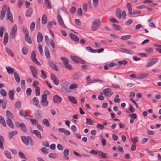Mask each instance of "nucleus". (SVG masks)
Here are the masks:
<instances>
[{
    "label": "nucleus",
    "instance_id": "1",
    "mask_svg": "<svg viewBox=\"0 0 161 161\" xmlns=\"http://www.w3.org/2000/svg\"><path fill=\"white\" fill-rule=\"evenodd\" d=\"M21 139L23 143L25 145L28 146L29 142L31 145H33V141L31 137L29 136H21Z\"/></svg>",
    "mask_w": 161,
    "mask_h": 161
},
{
    "label": "nucleus",
    "instance_id": "2",
    "mask_svg": "<svg viewBox=\"0 0 161 161\" xmlns=\"http://www.w3.org/2000/svg\"><path fill=\"white\" fill-rule=\"evenodd\" d=\"M101 24V22L99 19H95L92 22L91 29L92 31L96 30L99 27Z\"/></svg>",
    "mask_w": 161,
    "mask_h": 161
},
{
    "label": "nucleus",
    "instance_id": "3",
    "mask_svg": "<svg viewBox=\"0 0 161 161\" xmlns=\"http://www.w3.org/2000/svg\"><path fill=\"white\" fill-rule=\"evenodd\" d=\"M4 8H6V11H7L6 15L7 19L11 23H13V20L12 17V15L10 11L9 8L5 6H4Z\"/></svg>",
    "mask_w": 161,
    "mask_h": 161
},
{
    "label": "nucleus",
    "instance_id": "4",
    "mask_svg": "<svg viewBox=\"0 0 161 161\" xmlns=\"http://www.w3.org/2000/svg\"><path fill=\"white\" fill-rule=\"evenodd\" d=\"M17 26L15 24L12 27L10 33V37L12 39H14L17 31Z\"/></svg>",
    "mask_w": 161,
    "mask_h": 161
},
{
    "label": "nucleus",
    "instance_id": "5",
    "mask_svg": "<svg viewBox=\"0 0 161 161\" xmlns=\"http://www.w3.org/2000/svg\"><path fill=\"white\" fill-rule=\"evenodd\" d=\"M31 59L33 62H35L37 65L40 66L41 63L37 60L36 55L35 52L34 51L32 52L31 54Z\"/></svg>",
    "mask_w": 161,
    "mask_h": 161
},
{
    "label": "nucleus",
    "instance_id": "6",
    "mask_svg": "<svg viewBox=\"0 0 161 161\" xmlns=\"http://www.w3.org/2000/svg\"><path fill=\"white\" fill-rule=\"evenodd\" d=\"M158 60V58H154L151 59L147 64L146 67L148 68L153 66Z\"/></svg>",
    "mask_w": 161,
    "mask_h": 161
},
{
    "label": "nucleus",
    "instance_id": "7",
    "mask_svg": "<svg viewBox=\"0 0 161 161\" xmlns=\"http://www.w3.org/2000/svg\"><path fill=\"white\" fill-rule=\"evenodd\" d=\"M103 92L106 96L108 97H110L113 94V92L112 91L111 89L110 88L105 89L103 90Z\"/></svg>",
    "mask_w": 161,
    "mask_h": 161
},
{
    "label": "nucleus",
    "instance_id": "8",
    "mask_svg": "<svg viewBox=\"0 0 161 161\" xmlns=\"http://www.w3.org/2000/svg\"><path fill=\"white\" fill-rule=\"evenodd\" d=\"M51 78L54 84L56 85L59 83V80L57 77L53 74H52L50 75Z\"/></svg>",
    "mask_w": 161,
    "mask_h": 161
},
{
    "label": "nucleus",
    "instance_id": "9",
    "mask_svg": "<svg viewBox=\"0 0 161 161\" xmlns=\"http://www.w3.org/2000/svg\"><path fill=\"white\" fill-rule=\"evenodd\" d=\"M30 67L33 77L35 78H37L38 74L36 69L32 66H30Z\"/></svg>",
    "mask_w": 161,
    "mask_h": 161
},
{
    "label": "nucleus",
    "instance_id": "10",
    "mask_svg": "<svg viewBox=\"0 0 161 161\" xmlns=\"http://www.w3.org/2000/svg\"><path fill=\"white\" fill-rule=\"evenodd\" d=\"M57 20L59 23V24L63 27L65 28H67V27H66V25L64 24L62 18L60 15H58L57 16Z\"/></svg>",
    "mask_w": 161,
    "mask_h": 161
},
{
    "label": "nucleus",
    "instance_id": "11",
    "mask_svg": "<svg viewBox=\"0 0 161 161\" xmlns=\"http://www.w3.org/2000/svg\"><path fill=\"white\" fill-rule=\"evenodd\" d=\"M69 36L70 38L73 41L76 42H79V39L76 35L72 33H70L69 34Z\"/></svg>",
    "mask_w": 161,
    "mask_h": 161
},
{
    "label": "nucleus",
    "instance_id": "12",
    "mask_svg": "<svg viewBox=\"0 0 161 161\" xmlns=\"http://www.w3.org/2000/svg\"><path fill=\"white\" fill-rule=\"evenodd\" d=\"M119 50L120 52L130 55L134 54V53L131 50L125 48H121Z\"/></svg>",
    "mask_w": 161,
    "mask_h": 161
},
{
    "label": "nucleus",
    "instance_id": "13",
    "mask_svg": "<svg viewBox=\"0 0 161 161\" xmlns=\"http://www.w3.org/2000/svg\"><path fill=\"white\" fill-rule=\"evenodd\" d=\"M53 99L54 102L56 103H60L62 100V98L58 95H54Z\"/></svg>",
    "mask_w": 161,
    "mask_h": 161
},
{
    "label": "nucleus",
    "instance_id": "14",
    "mask_svg": "<svg viewBox=\"0 0 161 161\" xmlns=\"http://www.w3.org/2000/svg\"><path fill=\"white\" fill-rule=\"evenodd\" d=\"M6 116L7 119H13L14 118L13 114L8 110L6 112Z\"/></svg>",
    "mask_w": 161,
    "mask_h": 161
},
{
    "label": "nucleus",
    "instance_id": "15",
    "mask_svg": "<svg viewBox=\"0 0 161 161\" xmlns=\"http://www.w3.org/2000/svg\"><path fill=\"white\" fill-rule=\"evenodd\" d=\"M6 11V8H5L4 7H3L1 12V14L0 15V19L1 20L3 19L5 15Z\"/></svg>",
    "mask_w": 161,
    "mask_h": 161
},
{
    "label": "nucleus",
    "instance_id": "16",
    "mask_svg": "<svg viewBox=\"0 0 161 161\" xmlns=\"http://www.w3.org/2000/svg\"><path fill=\"white\" fill-rule=\"evenodd\" d=\"M32 101L33 103L35 104L37 107L39 108H40L41 106L39 104L38 100L36 97H35L33 98Z\"/></svg>",
    "mask_w": 161,
    "mask_h": 161
},
{
    "label": "nucleus",
    "instance_id": "17",
    "mask_svg": "<svg viewBox=\"0 0 161 161\" xmlns=\"http://www.w3.org/2000/svg\"><path fill=\"white\" fill-rule=\"evenodd\" d=\"M48 63L50 66L53 68L55 70L57 71L58 70V68L56 65L51 60H48Z\"/></svg>",
    "mask_w": 161,
    "mask_h": 161
},
{
    "label": "nucleus",
    "instance_id": "18",
    "mask_svg": "<svg viewBox=\"0 0 161 161\" xmlns=\"http://www.w3.org/2000/svg\"><path fill=\"white\" fill-rule=\"evenodd\" d=\"M33 133L38 138L40 139H42L43 136L41 135L40 132L37 130H33Z\"/></svg>",
    "mask_w": 161,
    "mask_h": 161
},
{
    "label": "nucleus",
    "instance_id": "19",
    "mask_svg": "<svg viewBox=\"0 0 161 161\" xmlns=\"http://www.w3.org/2000/svg\"><path fill=\"white\" fill-rule=\"evenodd\" d=\"M44 52L45 55L47 58H50V54L49 50L47 46H45L44 48Z\"/></svg>",
    "mask_w": 161,
    "mask_h": 161
},
{
    "label": "nucleus",
    "instance_id": "20",
    "mask_svg": "<svg viewBox=\"0 0 161 161\" xmlns=\"http://www.w3.org/2000/svg\"><path fill=\"white\" fill-rule=\"evenodd\" d=\"M43 38V36L40 32H39L37 35V42L38 43H40L42 41Z\"/></svg>",
    "mask_w": 161,
    "mask_h": 161
},
{
    "label": "nucleus",
    "instance_id": "21",
    "mask_svg": "<svg viewBox=\"0 0 161 161\" xmlns=\"http://www.w3.org/2000/svg\"><path fill=\"white\" fill-rule=\"evenodd\" d=\"M4 142V139L2 135H0V149L3 150L4 149L3 147V143Z\"/></svg>",
    "mask_w": 161,
    "mask_h": 161
},
{
    "label": "nucleus",
    "instance_id": "22",
    "mask_svg": "<svg viewBox=\"0 0 161 161\" xmlns=\"http://www.w3.org/2000/svg\"><path fill=\"white\" fill-rule=\"evenodd\" d=\"M15 91V90L14 89L13 90H9V92L8 93V95L9 96V98L10 99L12 100L14 99V92Z\"/></svg>",
    "mask_w": 161,
    "mask_h": 161
},
{
    "label": "nucleus",
    "instance_id": "23",
    "mask_svg": "<svg viewBox=\"0 0 161 161\" xmlns=\"http://www.w3.org/2000/svg\"><path fill=\"white\" fill-rule=\"evenodd\" d=\"M12 119H6V121L7 125L10 128L14 129V126L11 121Z\"/></svg>",
    "mask_w": 161,
    "mask_h": 161
},
{
    "label": "nucleus",
    "instance_id": "24",
    "mask_svg": "<svg viewBox=\"0 0 161 161\" xmlns=\"http://www.w3.org/2000/svg\"><path fill=\"white\" fill-rule=\"evenodd\" d=\"M68 98L69 100L72 103L75 104H77V101L74 97L69 96L68 97Z\"/></svg>",
    "mask_w": 161,
    "mask_h": 161
},
{
    "label": "nucleus",
    "instance_id": "25",
    "mask_svg": "<svg viewBox=\"0 0 161 161\" xmlns=\"http://www.w3.org/2000/svg\"><path fill=\"white\" fill-rule=\"evenodd\" d=\"M149 75V74L148 73H144L139 75L137 76V79H143Z\"/></svg>",
    "mask_w": 161,
    "mask_h": 161
},
{
    "label": "nucleus",
    "instance_id": "26",
    "mask_svg": "<svg viewBox=\"0 0 161 161\" xmlns=\"http://www.w3.org/2000/svg\"><path fill=\"white\" fill-rule=\"evenodd\" d=\"M8 39V35L7 33L6 32L4 34L3 40V44L5 46L7 44Z\"/></svg>",
    "mask_w": 161,
    "mask_h": 161
},
{
    "label": "nucleus",
    "instance_id": "27",
    "mask_svg": "<svg viewBox=\"0 0 161 161\" xmlns=\"http://www.w3.org/2000/svg\"><path fill=\"white\" fill-rule=\"evenodd\" d=\"M14 77L15 80L18 83H19L20 80V78L19 74L16 72L14 73Z\"/></svg>",
    "mask_w": 161,
    "mask_h": 161
},
{
    "label": "nucleus",
    "instance_id": "28",
    "mask_svg": "<svg viewBox=\"0 0 161 161\" xmlns=\"http://www.w3.org/2000/svg\"><path fill=\"white\" fill-rule=\"evenodd\" d=\"M121 11L120 9L118 8L116 10V15L117 17L119 19H120L121 17Z\"/></svg>",
    "mask_w": 161,
    "mask_h": 161
},
{
    "label": "nucleus",
    "instance_id": "29",
    "mask_svg": "<svg viewBox=\"0 0 161 161\" xmlns=\"http://www.w3.org/2000/svg\"><path fill=\"white\" fill-rule=\"evenodd\" d=\"M127 44L129 45L130 46L129 48L130 49H134L136 48V46L135 45L136 43L133 42L128 41L127 42Z\"/></svg>",
    "mask_w": 161,
    "mask_h": 161
},
{
    "label": "nucleus",
    "instance_id": "30",
    "mask_svg": "<svg viewBox=\"0 0 161 161\" xmlns=\"http://www.w3.org/2000/svg\"><path fill=\"white\" fill-rule=\"evenodd\" d=\"M17 131L16 130L10 132L9 133V138L10 139H12L14 136L16 135V134H17Z\"/></svg>",
    "mask_w": 161,
    "mask_h": 161
},
{
    "label": "nucleus",
    "instance_id": "31",
    "mask_svg": "<svg viewBox=\"0 0 161 161\" xmlns=\"http://www.w3.org/2000/svg\"><path fill=\"white\" fill-rule=\"evenodd\" d=\"M0 123L3 127H6V124L4 118L1 116H0Z\"/></svg>",
    "mask_w": 161,
    "mask_h": 161
},
{
    "label": "nucleus",
    "instance_id": "32",
    "mask_svg": "<svg viewBox=\"0 0 161 161\" xmlns=\"http://www.w3.org/2000/svg\"><path fill=\"white\" fill-rule=\"evenodd\" d=\"M33 12L32 9L31 8H29L26 12V15L27 17H30Z\"/></svg>",
    "mask_w": 161,
    "mask_h": 161
},
{
    "label": "nucleus",
    "instance_id": "33",
    "mask_svg": "<svg viewBox=\"0 0 161 161\" xmlns=\"http://www.w3.org/2000/svg\"><path fill=\"white\" fill-rule=\"evenodd\" d=\"M4 154L7 158L9 159H11V154L8 151H5L4 152Z\"/></svg>",
    "mask_w": 161,
    "mask_h": 161
},
{
    "label": "nucleus",
    "instance_id": "34",
    "mask_svg": "<svg viewBox=\"0 0 161 161\" xmlns=\"http://www.w3.org/2000/svg\"><path fill=\"white\" fill-rule=\"evenodd\" d=\"M45 4L46 7L48 9H51L52 6L49 0H45Z\"/></svg>",
    "mask_w": 161,
    "mask_h": 161
},
{
    "label": "nucleus",
    "instance_id": "35",
    "mask_svg": "<svg viewBox=\"0 0 161 161\" xmlns=\"http://www.w3.org/2000/svg\"><path fill=\"white\" fill-rule=\"evenodd\" d=\"M20 128L22 131L26 133L27 132V129L25 125L23 123H22V124L20 127Z\"/></svg>",
    "mask_w": 161,
    "mask_h": 161
},
{
    "label": "nucleus",
    "instance_id": "36",
    "mask_svg": "<svg viewBox=\"0 0 161 161\" xmlns=\"http://www.w3.org/2000/svg\"><path fill=\"white\" fill-rule=\"evenodd\" d=\"M47 18L46 14H44L43 15L42 19V23L45 24H46L47 22Z\"/></svg>",
    "mask_w": 161,
    "mask_h": 161
},
{
    "label": "nucleus",
    "instance_id": "37",
    "mask_svg": "<svg viewBox=\"0 0 161 161\" xmlns=\"http://www.w3.org/2000/svg\"><path fill=\"white\" fill-rule=\"evenodd\" d=\"M70 58L71 59L75 62L76 63H78V61L80 58L75 56H70Z\"/></svg>",
    "mask_w": 161,
    "mask_h": 161
},
{
    "label": "nucleus",
    "instance_id": "38",
    "mask_svg": "<svg viewBox=\"0 0 161 161\" xmlns=\"http://www.w3.org/2000/svg\"><path fill=\"white\" fill-rule=\"evenodd\" d=\"M7 72L9 74H12L14 72V69L11 67L8 66L6 67Z\"/></svg>",
    "mask_w": 161,
    "mask_h": 161
},
{
    "label": "nucleus",
    "instance_id": "39",
    "mask_svg": "<svg viewBox=\"0 0 161 161\" xmlns=\"http://www.w3.org/2000/svg\"><path fill=\"white\" fill-rule=\"evenodd\" d=\"M118 63L119 68L122 64L124 65H126L127 64V61L126 60H122L118 61Z\"/></svg>",
    "mask_w": 161,
    "mask_h": 161
},
{
    "label": "nucleus",
    "instance_id": "40",
    "mask_svg": "<svg viewBox=\"0 0 161 161\" xmlns=\"http://www.w3.org/2000/svg\"><path fill=\"white\" fill-rule=\"evenodd\" d=\"M131 36L130 35H126L123 36H121L120 38L122 40H127L130 39Z\"/></svg>",
    "mask_w": 161,
    "mask_h": 161
},
{
    "label": "nucleus",
    "instance_id": "41",
    "mask_svg": "<svg viewBox=\"0 0 161 161\" xmlns=\"http://www.w3.org/2000/svg\"><path fill=\"white\" fill-rule=\"evenodd\" d=\"M41 74L40 75V77L43 79H45L47 76L45 72L43 70H41Z\"/></svg>",
    "mask_w": 161,
    "mask_h": 161
},
{
    "label": "nucleus",
    "instance_id": "42",
    "mask_svg": "<svg viewBox=\"0 0 161 161\" xmlns=\"http://www.w3.org/2000/svg\"><path fill=\"white\" fill-rule=\"evenodd\" d=\"M22 29L23 32L25 34V36H27L28 35H29V32L27 29L24 26H22Z\"/></svg>",
    "mask_w": 161,
    "mask_h": 161
},
{
    "label": "nucleus",
    "instance_id": "43",
    "mask_svg": "<svg viewBox=\"0 0 161 161\" xmlns=\"http://www.w3.org/2000/svg\"><path fill=\"white\" fill-rule=\"evenodd\" d=\"M28 52V50L26 47H23L22 49V54L24 55H25Z\"/></svg>",
    "mask_w": 161,
    "mask_h": 161
},
{
    "label": "nucleus",
    "instance_id": "44",
    "mask_svg": "<svg viewBox=\"0 0 161 161\" xmlns=\"http://www.w3.org/2000/svg\"><path fill=\"white\" fill-rule=\"evenodd\" d=\"M42 122L47 127H49L50 126V124L47 119H45L43 120Z\"/></svg>",
    "mask_w": 161,
    "mask_h": 161
},
{
    "label": "nucleus",
    "instance_id": "45",
    "mask_svg": "<svg viewBox=\"0 0 161 161\" xmlns=\"http://www.w3.org/2000/svg\"><path fill=\"white\" fill-rule=\"evenodd\" d=\"M86 124L89 125H92L94 123V122L93 120H91L90 118H86Z\"/></svg>",
    "mask_w": 161,
    "mask_h": 161
},
{
    "label": "nucleus",
    "instance_id": "46",
    "mask_svg": "<svg viewBox=\"0 0 161 161\" xmlns=\"http://www.w3.org/2000/svg\"><path fill=\"white\" fill-rule=\"evenodd\" d=\"M112 26H113L115 29L118 30H121L122 28L119 25L116 24H113Z\"/></svg>",
    "mask_w": 161,
    "mask_h": 161
},
{
    "label": "nucleus",
    "instance_id": "47",
    "mask_svg": "<svg viewBox=\"0 0 161 161\" xmlns=\"http://www.w3.org/2000/svg\"><path fill=\"white\" fill-rule=\"evenodd\" d=\"M108 20L113 23H119V22L117 21L115 18L113 17H109L108 18Z\"/></svg>",
    "mask_w": 161,
    "mask_h": 161
},
{
    "label": "nucleus",
    "instance_id": "48",
    "mask_svg": "<svg viewBox=\"0 0 161 161\" xmlns=\"http://www.w3.org/2000/svg\"><path fill=\"white\" fill-rule=\"evenodd\" d=\"M78 87V85L76 84H73L70 85L69 86V88L70 89H74L77 88Z\"/></svg>",
    "mask_w": 161,
    "mask_h": 161
},
{
    "label": "nucleus",
    "instance_id": "49",
    "mask_svg": "<svg viewBox=\"0 0 161 161\" xmlns=\"http://www.w3.org/2000/svg\"><path fill=\"white\" fill-rule=\"evenodd\" d=\"M36 95L37 96L40 95V88L39 87H36L35 89Z\"/></svg>",
    "mask_w": 161,
    "mask_h": 161
},
{
    "label": "nucleus",
    "instance_id": "50",
    "mask_svg": "<svg viewBox=\"0 0 161 161\" xmlns=\"http://www.w3.org/2000/svg\"><path fill=\"white\" fill-rule=\"evenodd\" d=\"M25 36V39L27 42L30 44H31L32 41L30 37H29V35H28L27 36Z\"/></svg>",
    "mask_w": 161,
    "mask_h": 161
},
{
    "label": "nucleus",
    "instance_id": "51",
    "mask_svg": "<svg viewBox=\"0 0 161 161\" xmlns=\"http://www.w3.org/2000/svg\"><path fill=\"white\" fill-rule=\"evenodd\" d=\"M5 49L6 52L7 53H8V54L11 55L12 57L14 56V53L11 51V50L10 49L7 47Z\"/></svg>",
    "mask_w": 161,
    "mask_h": 161
},
{
    "label": "nucleus",
    "instance_id": "52",
    "mask_svg": "<svg viewBox=\"0 0 161 161\" xmlns=\"http://www.w3.org/2000/svg\"><path fill=\"white\" fill-rule=\"evenodd\" d=\"M0 93L3 96H6L7 93L5 90L4 89H2L0 90Z\"/></svg>",
    "mask_w": 161,
    "mask_h": 161
},
{
    "label": "nucleus",
    "instance_id": "53",
    "mask_svg": "<svg viewBox=\"0 0 161 161\" xmlns=\"http://www.w3.org/2000/svg\"><path fill=\"white\" fill-rule=\"evenodd\" d=\"M96 128H97V130H100L103 129L104 128V126L102 125L99 124L96 125Z\"/></svg>",
    "mask_w": 161,
    "mask_h": 161
},
{
    "label": "nucleus",
    "instance_id": "54",
    "mask_svg": "<svg viewBox=\"0 0 161 161\" xmlns=\"http://www.w3.org/2000/svg\"><path fill=\"white\" fill-rule=\"evenodd\" d=\"M127 8L129 14L131 13V12L132 11V8L131 5L130 3H127Z\"/></svg>",
    "mask_w": 161,
    "mask_h": 161
},
{
    "label": "nucleus",
    "instance_id": "55",
    "mask_svg": "<svg viewBox=\"0 0 161 161\" xmlns=\"http://www.w3.org/2000/svg\"><path fill=\"white\" fill-rule=\"evenodd\" d=\"M30 122L33 125H36L37 124L38 121L37 119H31L30 120Z\"/></svg>",
    "mask_w": 161,
    "mask_h": 161
},
{
    "label": "nucleus",
    "instance_id": "56",
    "mask_svg": "<svg viewBox=\"0 0 161 161\" xmlns=\"http://www.w3.org/2000/svg\"><path fill=\"white\" fill-rule=\"evenodd\" d=\"M64 65L65 67L68 69L70 70L72 69V66L69 64V62L65 64Z\"/></svg>",
    "mask_w": 161,
    "mask_h": 161
},
{
    "label": "nucleus",
    "instance_id": "57",
    "mask_svg": "<svg viewBox=\"0 0 161 161\" xmlns=\"http://www.w3.org/2000/svg\"><path fill=\"white\" fill-rule=\"evenodd\" d=\"M128 116L131 117V118L136 119L137 118V115L135 114H129Z\"/></svg>",
    "mask_w": 161,
    "mask_h": 161
},
{
    "label": "nucleus",
    "instance_id": "58",
    "mask_svg": "<svg viewBox=\"0 0 161 161\" xmlns=\"http://www.w3.org/2000/svg\"><path fill=\"white\" fill-rule=\"evenodd\" d=\"M35 24L34 22H32L30 25V29L31 31H34L35 29Z\"/></svg>",
    "mask_w": 161,
    "mask_h": 161
},
{
    "label": "nucleus",
    "instance_id": "59",
    "mask_svg": "<svg viewBox=\"0 0 161 161\" xmlns=\"http://www.w3.org/2000/svg\"><path fill=\"white\" fill-rule=\"evenodd\" d=\"M48 157L49 158H57V156L55 153H51L49 154Z\"/></svg>",
    "mask_w": 161,
    "mask_h": 161
},
{
    "label": "nucleus",
    "instance_id": "60",
    "mask_svg": "<svg viewBox=\"0 0 161 161\" xmlns=\"http://www.w3.org/2000/svg\"><path fill=\"white\" fill-rule=\"evenodd\" d=\"M49 43H50V45L51 46L52 48L53 49H55V45L54 43L53 42V40L52 39H50Z\"/></svg>",
    "mask_w": 161,
    "mask_h": 161
},
{
    "label": "nucleus",
    "instance_id": "61",
    "mask_svg": "<svg viewBox=\"0 0 161 161\" xmlns=\"http://www.w3.org/2000/svg\"><path fill=\"white\" fill-rule=\"evenodd\" d=\"M61 60L63 62V63L64 64L67 63L68 62H69V61L67 59L64 57H61Z\"/></svg>",
    "mask_w": 161,
    "mask_h": 161
},
{
    "label": "nucleus",
    "instance_id": "62",
    "mask_svg": "<svg viewBox=\"0 0 161 161\" xmlns=\"http://www.w3.org/2000/svg\"><path fill=\"white\" fill-rule=\"evenodd\" d=\"M138 138L137 137H133L131 139V140L133 143H136L138 141Z\"/></svg>",
    "mask_w": 161,
    "mask_h": 161
},
{
    "label": "nucleus",
    "instance_id": "63",
    "mask_svg": "<svg viewBox=\"0 0 161 161\" xmlns=\"http://www.w3.org/2000/svg\"><path fill=\"white\" fill-rule=\"evenodd\" d=\"M18 155L22 158L26 159V158L24 154L21 152L19 151L18 153Z\"/></svg>",
    "mask_w": 161,
    "mask_h": 161
},
{
    "label": "nucleus",
    "instance_id": "64",
    "mask_svg": "<svg viewBox=\"0 0 161 161\" xmlns=\"http://www.w3.org/2000/svg\"><path fill=\"white\" fill-rule=\"evenodd\" d=\"M88 5L86 3H84L83 5V9L84 11L86 12L87 10Z\"/></svg>",
    "mask_w": 161,
    "mask_h": 161
}]
</instances>
